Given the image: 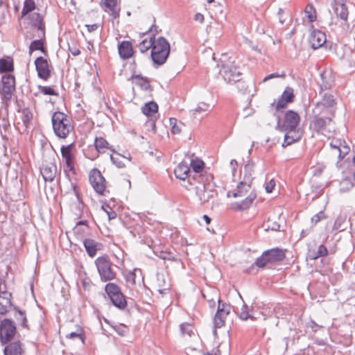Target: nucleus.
<instances>
[{
	"label": "nucleus",
	"mask_w": 355,
	"mask_h": 355,
	"mask_svg": "<svg viewBox=\"0 0 355 355\" xmlns=\"http://www.w3.org/2000/svg\"><path fill=\"white\" fill-rule=\"evenodd\" d=\"M51 121L53 131L55 135L60 138H67L73 129L70 118L63 112H54L51 117Z\"/></svg>",
	"instance_id": "1"
},
{
	"label": "nucleus",
	"mask_w": 355,
	"mask_h": 355,
	"mask_svg": "<svg viewBox=\"0 0 355 355\" xmlns=\"http://www.w3.org/2000/svg\"><path fill=\"white\" fill-rule=\"evenodd\" d=\"M211 175H199L197 184L195 186L196 194L201 203H205L213 198L216 191L214 189Z\"/></svg>",
	"instance_id": "2"
},
{
	"label": "nucleus",
	"mask_w": 355,
	"mask_h": 355,
	"mask_svg": "<svg viewBox=\"0 0 355 355\" xmlns=\"http://www.w3.org/2000/svg\"><path fill=\"white\" fill-rule=\"evenodd\" d=\"M170 53V44L163 37L154 40V44L151 49V58L155 64H163Z\"/></svg>",
	"instance_id": "3"
},
{
	"label": "nucleus",
	"mask_w": 355,
	"mask_h": 355,
	"mask_svg": "<svg viewBox=\"0 0 355 355\" xmlns=\"http://www.w3.org/2000/svg\"><path fill=\"white\" fill-rule=\"evenodd\" d=\"M98 273L102 282H108L116 278V273L107 255L98 257L94 261Z\"/></svg>",
	"instance_id": "4"
},
{
	"label": "nucleus",
	"mask_w": 355,
	"mask_h": 355,
	"mask_svg": "<svg viewBox=\"0 0 355 355\" xmlns=\"http://www.w3.org/2000/svg\"><path fill=\"white\" fill-rule=\"evenodd\" d=\"M222 69L220 73L227 83L238 82L241 79L242 73L236 64L234 58L230 57L227 60H221Z\"/></svg>",
	"instance_id": "5"
},
{
	"label": "nucleus",
	"mask_w": 355,
	"mask_h": 355,
	"mask_svg": "<svg viewBox=\"0 0 355 355\" xmlns=\"http://www.w3.org/2000/svg\"><path fill=\"white\" fill-rule=\"evenodd\" d=\"M89 182L98 194H104L107 182L100 171L96 168L91 171L89 173Z\"/></svg>",
	"instance_id": "6"
},
{
	"label": "nucleus",
	"mask_w": 355,
	"mask_h": 355,
	"mask_svg": "<svg viewBox=\"0 0 355 355\" xmlns=\"http://www.w3.org/2000/svg\"><path fill=\"white\" fill-rule=\"evenodd\" d=\"M16 333V327L9 319H4L0 324V340L2 343L9 342Z\"/></svg>",
	"instance_id": "7"
},
{
	"label": "nucleus",
	"mask_w": 355,
	"mask_h": 355,
	"mask_svg": "<svg viewBox=\"0 0 355 355\" xmlns=\"http://www.w3.org/2000/svg\"><path fill=\"white\" fill-rule=\"evenodd\" d=\"M300 121V117L297 112L288 110L285 114L282 128L284 130H290L291 133H293L299 125Z\"/></svg>",
	"instance_id": "8"
},
{
	"label": "nucleus",
	"mask_w": 355,
	"mask_h": 355,
	"mask_svg": "<svg viewBox=\"0 0 355 355\" xmlns=\"http://www.w3.org/2000/svg\"><path fill=\"white\" fill-rule=\"evenodd\" d=\"M35 68L39 78L47 80L51 76V66L46 59L38 57L35 60Z\"/></svg>",
	"instance_id": "9"
},
{
	"label": "nucleus",
	"mask_w": 355,
	"mask_h": 355,
	"mask_svg": "<svg viewBox=\"0 0 355 355\" xmlns=\"http://www.w3.org/2000/svg\"><path fill=\"white\" fill-rule=\"evenodd\" d=\"M74 146L73 144L62 146L60 148L62 161L65 162L67 168L71 171H74Z\"/></svg>",
	"instance_id": "10"
},
{
	"label": "nucleus",
	"mask_w": 355,
	"mask_h": 355,
	"mask_svg": "<svg viewBox=\"0 0 355 355\" xmlns=\"http://www.w3.org/2000/svg\"><path fill=\"white\" fill-rule=\"evenodd\" d=\"M3 94L6 99L9 100L15 89V79L12 75L7 74L2 77Z\"/></svg>",
	"instance_id": "11"
},
{
	"label": "nucleus",
	"mask_w": 355,
	"mask_h": 355,
	"mask_svg": "<svg viewBox=\"0 0 355 355\" xmlns=\"http://www.w3.org/2000/svg\"><path fill=\"white\" fill-rule=\"evenodd\" d=\"M331 7L336 17L340 18L346 24L348 16V9L344 2V0H334Z\"/></svg>",
	"instance_id": "12"
},
{
	"label": "nucleus",
	"mask_w": 355,
	"mask_h": 355,
	"mask_svg": "<svg viewBox=\"0 0 355 355\" xmlns=\"http://www.w3.org/2000/svg\"><path fill=\"white\" fill-rule=\"evenodd\" d=\"M40 173L45 181L52 182L57 173V166L54 162L43 163Z\"/></svg>",
	"instance_id": "13"
},
{
	"label": "nucleus",
	"mask_w": 355,
	"mask_h": 355,
	"mask_svg": "<svg viewBox=\"0 0 355 355\" xmlns=\"http://www.w3.org/2000/svg\"><path fill=\"white\" fill-rule=\"evenodd\" d=\"M330 146L338 153L339 159H343L350 150L346 142L340 139H333L330 142Z\"/></svg>",
	"instance_id": "14"
},
{
	"label": "nucleus",
	"mask_w": 355,
	"mask_h": 355,
	"mask_svg": "<svg viewBox=\"0 0 355 355\" xmlns=\"http://www.w3.org/2000/svg\"><path fill=\"white\" fill-rule=\"evenodd\" d=\"M309 42L313 49H317L326 42V35L320 31L315 30L311 33Z\"/></svg>",
	"instance_id": "15"
},
{
	"label": "nucleus",
	"mask_w": 355,
	"mask_h": 355,
	"mask_svg": "<svg viewBox=\"0 0 355 355\" xmlns=\"http://www.w3.org/2000/svg\"><path fill=\"white\" fill-rule=\"evenodd\" d=\"M83 245L87 254L90 257H94L97 251L101 250L103 248V245L94 239H85L83 241Z\"/></svg>",
	"instance_id": "16"
},
{
	"label": "nucleus",
	"mask_w": 355,
	"mask_h": 355,
	"mask_svg": "<svg viewBox=\"0 0 355 355\" xmlns=\"http://www.w3.org/2000/svg\"><path fill=\"white\" fill-rule=\"evenodd\" d=\"M174 173L178 179L185 180L189 178L190 168L189 164L186 160L180 162L175 168Z\"/></svg>",
	"instance_id": "17"
},
{
	"label": "nucleus",
	"mask_w": 355,
	"mask_h": 355,
	"mask_svg": "<svg viewBox=\"0 0 355 355\" xmlns=\"http://www.w3.org/2000/svg\"><path fill=\"white\" fill-rule=\"evenodd\" d=\"M118 51L120 57L123 60L131 58L134 54L132 44L128 41H122L118 44Z\"/></svg>",
	"instance_id": "18"
},
{
	"label": "nucleus",
	"mask_w": 355,
	"mask_h": 355,
	"mask_svg": "<svg viewBox=\"0 0 355 355\" xmlns=\"http://www.w3.org/2000/svg\"><path fill=\"white\" fill-rule=\"evenodd\" d=\"M332 117L331 116H314V119L312 121L313 128L316 131L322 130L331 123Z\"/></svg>",
	"instance_id": "19"
},
{
	"label": "nucleus",
	"mask_w": 355,
	"mask_h": 355,
	"mask_svg": "<svg viewBox=\"0 0 355 355\" xmlns=\"http://www.w3.org/2000/svg\"><path fill=\"white\" fill-rule=\"evenodd\" d=\"M103 6L105 11L114 18L119 16L120 8L118 6L117 0H104Z\"/></svg>",
	"instance_id": "20"
},
{
	"label": "nucleus",
	"mask_w": 355,
	"mask_h": 355,
	"mask_svg": "<svg viewBox=\"0 0 355 355\" xmlns=\"http://www.w3.org/2000/svg\"><path fill=\"white\" fill-rule=\"evenodd\" d=\"M265 252L270 263L280 261L285 258V251L277 248L268 250Z\"/></svg>",
	"instance_id": "21"
},
{
	"label": "nucleus",
	"mask_w": 355,
	"mask_h": 355,
	"mask_svg": "<svg viewBox=\"0 0 355 355\" xmlns=\"http://www.w3.org/2000/svg\"><path fill=\"white\" fill-rule=\"evenodd\" d=\"M313 114L315 116H334V113L333 109L329 108L327 106H325L321 102H318L313 109Z\"/></svg>",
	"instance_id": "22"
},
{
	"label": "nucleus",
	"mask_w": 355,
	"mask_h": 355,
	"mask_svg": "<svg viewBox=\"0 0 355 355\" xmlns=\"http://www.w3.org/2000/svg\"><path fill=\"white\" fill-rule=\"evenodd\" d=\"M11 306V293H3V295H0V315L6 314Z\"/></svg>",
	"instance_id": "23"
},
{
	"label": "nucleus",
	"mask_w": 355,
	"mask_h": 355,
	"mask_svg": "<svg viewBox=\"0 0 355 355\" xmlns=\"http://www.w3.org/2000/svg\"><path fill=\"white\" fill-rule=\"evenodd\" d=\"M255 198V194H254L253 193H250L249 195L245 197V199H243L241 202H236L234 204H232V208L235 210L245 209L252 205Z\"/></svg>",
	"instance_id": "24"
},
{
	"label": "nucleus",
	"mask_w": 355,
	"mask_h": 355,
	"mask_svg": "<svg viewBox=\"0 0 355 355\" xmlns=\"http://www.w3.org/2000/svg\"><path fill=\"white\" fill-rule=\"evenodd\" d=\"M251 192V186L249 184L241 182L238 186L236 191L232 192V196L237 197H246Z\"/></svg>",
	"instance_id": "25"
},
{
	"label": "nucleus",
	"mask_w": 355,
	"mask_h": 355,
	"mask_svg": "<svg viewBox=\"0 0 355 355\" xmlns=\"http://www.w3.org/2000/svg\"><path fill=\"white\" fill-rule=\"evenodd\" d=\"M31 23L33 26L37 28L39 31L41 32V34L44 35V23L43 21V17L39 13H33L31 15Z\"/></svg>",
	"instance_id": "26"
},
{
	"label": "nucleus",
	"mask_w": 355,
	"mask_h": 355,
	"mask_svg": "<svg viewBox=\"0 0 355 355\" xmlns=\"http://www.w3.org/2000/svg\"><path fill=\"white\" fill-rule=\"evenodd\" d=\"M114 155H110V159L113 164H114L118 168H123L125 166L124 161H130V157L121 155V154L116 153L113 149H111Z\"/></svg>",
	"instance_id": "27"
},
{
	"label": "nucleus",
	"mask_w": 355,
	"mask_h": 355,
	"mask_svg": "<svg viewBox=\"0 0 355 355\" xmlns=\"http://www.w3.org/2000/svg\"><path fill=\"white\" fill-rule=\"evenodd\" d=\"M21 345L18 342L10 343L4 349L5 355H21Z\"/></svg>",
	"instance_id": "28"
},
{
	"label": "nucleus",
	"mask_w": 355,
	"mask_h": 355,
	"mask_svg": "<svg viewBox=\"0 0 355 355\" xmlns=\"http://www.w3.org/2000/svg\"><path fill=\"white\" fill-rule=\"evenodd\" d=\"M142 112L147 116H151L155 114L158 111V105L154 101L146 103L141 108Z\"/></svg>",
	"instance_id": "29"
},
{
	"label": "nucleus",
	"mask_w": 355,
	"mask_h": 355,
	"mask_svg": "<svg viewBox=\"0 0 355 355\" xmlns=\"http://www.w3.org/2000/svg\"><path fill=\"white\" fill-rule=\"evenodd\" d=\"M189 166H191L193 171L195 172V175L193 176V179L196 180L197 178L199 179V173L202 172L204 168V162L200 159H191L190 163H189Z\"/></svg>",
	"instance_id": "30"
},
{
	"label": "nucleus",
	"mask_w": 355,
	"mask_h": 355,
	"mask_svg": "<svg viewBox=\"0 0 355 355\" xmlns=\"http://www.w3.org/2000/svg\"><path fill=\"white\" fill-rule=\"evenodd\" d=\"M110 300L112 304L119 309H123L127 305V302L125 300V296L121 292L116 295L111 297Z\"/></svg>",
	"instance_id": "31"
},
{
	"label": "nucleus",
	"mask_w": 355,
	"mask_h": 355,
	"mask_svg": "<svg viewBox=\"0 0 355 355\" xmlns=\"http://www.w3.org/2000/svg\"><path fill=\"white\" fill-rule=\"evenodd\" d=\"M94 145L96 149L101 153H105L107 149H111L108 142L103 137L96 138Z\"/></svg>",
	"instance_id": "32"
},
{
	"label": "nucleus",
	"mask_w": 355,
	"mask_h": 355,
	"mask_svg": "<svg viewBox=\"0 0 355 355\" xmlns=\"http://www.w3.org/2000/svg\"><path fill=\"white\" fill-rule=\"evenodd\" d=\"M287 132L284 136V141L283 146H289L294 143L295 141L299 140L300 135L298 133L295 132V130L293 131V133H291L290 130H286Z\"/></svg>",
	"instance_id": "33"
},
{
	"label": "nucleus",
	"mask_w": 355,
	"mask_h": 355,
	"mask_svg": "<svg viewBox=\"0 0 355 355\" xmlns=\"http://www.w3.org/2000/svg\"><path fill=\"white\" fill-rule=\"evenodd\" d=\"M88 230L87 225L84 221H79L73 228V232L79 238H83Z\"/></svg>",
	"instance_id": "34"
},
{
	"label": "nucleus",
	"mask_w": 355,
	"mask_h": 355,
	"mask_svg": "<svg viewBox=\"0 0 355 355\" xmlns=\"http://www.w3.org/2000/svg\"><path fill=\"white\" fill-rule=\"evenodd\" d=\"M13 70V62L9 58L0 60V72H8Z\"/></svg>",
	"instance_id": "35"
},
{
	"label": "nucleus",
	"mask_w": 355,
	"mask_h": 355,
	"mask_svg": "<svg viewBox=\"0 0 355 355\" xmlns=\"http://www.w3.org/2000/svg\"><path fill=\"white\" fill-rule=\"evenodd\" d=\"M105 291L110 298L121 292L119 287L114 283L107 284L105 287Z\"/></svg>",
	"instance_id": "36"
},
{
	"label": "nucleus",
	"mask_w": 355,
	"mask_h": 355,
	"mask_svg": "<svg viewBox=\"0 0 355 355\" xmlns=\"http://www.w3.org/2000/svg\"><path fill=\"white\" fill-rule=\"evenodd\" d=\"M216 299L218 300V306L216 313H222V315H228L230 311V307L226 304H222L220 300L218 297L217 291H213Z\"/></svg>",
	"instance_id": "37"
},
{
	"label": "nucleus",
	"mask_w": 355,
	"mask_h": 355,
	"mask_svg": "<svg viewBox=\"0 0 355 355\" xmlns=\"http://www.w3.org/2000/svg\"><path fill=\"white\" fill-rule=\"evenodd\" d=\"M21 119L25 127L28 128L33 119V114L28 109H24L21 112Z\"/></svg>",
	"instance_id": "38"
},
{
	"label": "nucleus",
	"mask_w": 355,
	"mask_h": 355,
	"mask_svg": "<svg viewBox=\"0 0 355 355\" xmlns=\"http://www.w3.org/2000/svg\"><path fill=\"white\" fill-rule=\"evenodd\" d=\"M35 8V3L34 0H25L24 3V8L21 11L22 17L33 11Z\"/></svg>",
	"instance_id": "39"
},
{
	"label": "nucleus",
	"mask_w": 355,
	"mask_h": 355,
	"mask_svg": "<svg viewBox=\"0 0 355 355\" xmlns=\"http://www.w3.org/2000/svg\"><path fill=\"white\" fill-rule=\"evenodd\" d=\"M280 97L287 102L292 103L295 98L293 89L290 87H286Z\"/></svg>",
	"instance_id": "40"
},
{
	"label": "nucleus",
	"mask_w": 355,
	"mask_h": 355,
	"mask_svg": "<svg viewBox=\"0 0 355 355\" xmlns=\"http://www.w3.org/2000/svg\"><path fill=\"white\" fill-rule=\"evenodd\" d=\"M36 50H40L42 53H45V50L43 46V42L41 40L33 41L29 46L30 53Z\"/></svg>",
	"instance_id": "41"
},
{
	"label": "nucleus",
	"mask_w": 355,
	"mask_h": 355,
	"mask_svg": "<svg viewBox=\"0 0 355 355\" xmlns=\"http://www.w3.org/2000/svg\"><path fill=\"white\" fill-rule=\"evenodd\" d=\"M320 102H321L322 104H324L325 106H327L330 109H333L335 105V99L334 98V96L327 94H325L323 96V98Z\"/></svg>",
	"instance_id": "42"
},
{
	"label": "nucleus",
	"mask_w": 355,
	"mask_h": 355,
	"mask_svg": "<svg viewBox=\"0 0 355 355\" xmlns=\"http://www.w3.org/2000/svg\"><path fill=\"white\" fill-rule=\"evenodd\" d=\"M170 125L171 126V132L173 134L176 135L180 133L182 125L181 122H178L176 119L171 118Z\"/></svg>",
	"instance_id": "43"
},
{
	"label": "nucleus",
	"mask_w": 355,
	"mask_h": 355,
	"mask_svg": "<svg viewBox=\"0 0 355 355\" xmlns=\"http://www.w3.org/2000/svg\"><path fill=\"white\" fill-rule=\"evenodd\" d=\"M181 332L184 336H191L193 334L194 328L192 324L189 323H183L180 327Z\"/></svg>",
	"instance_id": "44"
},
{
	"label": "nucleus",
	"mask_w": 355,
	"mask_h": 355,
	"mask_svg": "<svg viewBox=\"0 0 355 355\" xmlns=\"http://www.w3.org/2000/svg\"><path fill=\"white\" fill-rule=\"evenodd\" d=\"M304 11L310 22H313L316 19L315 10L312 5H307Z\"/></svg>",
	"instance_id": "45"
},
{
	"label": "nucleus",
	"mask_w": 355,
	"mask_h": 355,
	"mask_svg": "<svg viewBox=\"0 0 355 355\" xmlns=\"http://www.w3.org/2000/svg\"><path fill=\"white\" fill-rule=\"evenodd\" d=\"M227 315H222V313H216L214 318V327L220 328L225 324V320Z\"/></svg>",
	"instance_id": "46"
},
{
	"label": "nucleus",
	"mask_w": 355,
	"mask_h": 355,
	"mask_svg": "<svg viewBox=\"0 0 355 355\" xmlns=\"http://www.w3.org/2000/svg\"><path fill=\"white\" fill-rule=\"evenodd\" d=\"M153 38H150V40H144L139 46V50L141 53H145L149 49H153V46L154 44V40H152Z\"/></svg>",
	"instance_id": "47"
},
{
	"label": "nucleus",
	"mask_w": 355,
	"mask_h": 355,
	"mask_svg": "<svg viewBox=\"0 0 355 355\" xmlns=\"http://www.w3.org/2000/svg\"><path fill=\"white\" fill-rule=\"evenodd\" d=\"M268 263H270V261L268 260L266 252H264L262 255L256 260L255 264L259 268H263Z\"/></svg>",
	"instance_id": "48"
},
{
	"label": "nucleus",
	"mask_w": 355,
	"mask_h": 355,
	"mask_svg": "<svg viewBox=\"0 0 355 355\" xmlns=\"http://www.w3.org/2000/svg\"><path fill=\"white\" fill-rule=\"evenodd\" d=\"M239 318L242 320H246L248 318H253V317L250 314L248 311V307L246 304H243L241 311L239 313Z\"/></svg>",
	"instance_id": "49"
},
{
	"label": "nucleus",
	"mask_w": 355,
	"mask_h": 355,
	"mask_svg": "<svg viewBox=\"0 0 355 355\" xmlns=\"http://www.w3.org/2000/svg\"><path fill=\"white\" fill-rule=\"evenodd\" d=\"M320 77L322 80V82L320 83L321 89H327L331 88L332 84L331 81H329L327 80V73L326 72H323L320 74Z\"/></svg>",
	"instance_id": "50"
},
{
	"label": "nucleus",
	"mask_w": 355,
	"mask_h": 355,
	"mask_svg": "<svg viewBox=\"0 0 355 355\" xmlns=\"http://www.w3.org/2000/svg\"><path fill=\"white\" fill-rule=\"evenodd\" d=\"M210 110V105L206 103L200 102L193 110L194 114L208 112Z\"/></svg>",
	"instance_id": "51"
},
{
	"label": "nucleus",
	"mask_w": 355,
	"mask_h": 355,
	"mask_svg": "<svg viewBox=\"0 0 355 355\" xmlns=\"http://www.w3.org/2000/svg\"><path fill=\"white\" fill-rule=\"evenodd\" d=\"M17 314L15 315V317L17 320L20 321L19 324L23 327H26V318L25 315V313L22 312L21 311H17Z\"/></svg>",
	"instance_id": "52"
},
{
	"label": "nucleus",
	"mask_w": 355,
	"mask_h": 355,
	"mask_svg": "<svg viewBox=\"0 0 355 355\" xmlns=\"http://www.w3.org/2000/svg\"><path fill=\"white\" fill-rule=\"evenodd\" d=\"M157 256L163 260L174 261L176 259L175 255L170 252L160 251Z\"/></svg>",
	"instance_id": "53"
},
{
	"label": "nucleus",
	"mask_w": 355,
	"mask_h": 355,
	"mask_svg": "<svg viewBox=\"0 0 355 355\" xmlns=\"http://www.w3.org/2000/svg\"><path fill=\"white\" fill-rule=\"evenodd\" d=\"M288 103H289V102H287L282 98L279 97L277 102L272 103L271 105L274 106L277 111H279L281 109L284 108Z\"/></svg>",
	"instance_id": "54"
},
{
	"label": "nucleus",
	"mask_w": 355,
	"mask_h": 355,
	"mask_svg": "<svg viewBox=\"0 0 355 355\" xmlns=\"http://www.w3.org/2000/svg\"><path fill=\"white\" fill-rule=\"evenodd\" d=\"M40 92L45 95H56V92L51 87L47 86H40Z\"/></svg>",
	"instance_id": "55"
},
{
	"label": "nucleus",
	"mask_w": 355,
	"mask_h": 355,
	"mask_svg": "<svg viewBox=\"0 0 355 355\" xmlns=\"http://www.w3.org/2000/svg\"><path fill=\"white\" fill-rule=\"evenodd\" d=\"M115 331L120 336H125L128 333V328L123 325H115L112 327Z\"/></svg>",
	"instance_id": "56"
},
{
	"label": "nucleus",
	"mask_w": 355,
	"mask_h": 355,
	"mask_svg": "<svg viewBox=\"0 0 355 355\" xmlns=\"http://www.w3.org/2000/svg\"><path fill=\"white\" fill-rule=\"evenodd\" d=\"M327 254H328V250H327V248L323 245H320L318 247V252H317V256L315 258L319 257H324V256H327Z\"/></svg>",
	"instance_id": "57"
},
{
	"label": "nucleus",
	"mask_w": 355,
	"mask_h": 355,
	"mask_svg": "<svg viewBox=\"0 0 355 355\" xmlns=\"http://www.w3.org/2000/svg\"><path fill=\"white\" fill-rule=\"evenodd\" d=\"M67 338H78L83 343V338L81 336L80 332H71L66 336Z\"/></svg>",
	"instance_id": "58"
},
{
	"label": "nucleus",
	"mask_w": 355,
	"mask_h": 355,
	"mask_svg": "<svg viewBox=\"0 0 355 355\" xmlns=\"http://www.w3.org/2000/svg\"><path fill=\"white\" fill-rule=\"evenodd\" d=\"M324 218V214L322 211H320L319 212L318 214L314 215L312 218H311V222L314 224H316L317 223H318L319 221H320V220L322 218Z\"/></svg>",
	"instance_id": "59"
},
{
	"label": "nucleus",
	"mask_w": 355,
	"mask_h": 355,
	"mask_svg": "<svg viewBox=\"0 0 355 355\" xmlns=\"http://www.w3.org/2000/svg\"><path fill=\"white\" fill-rule=\"evenodd\" d=\"M136 80H138L141 83L139 84L141 85V87L146 90H147L150 87V84L146 80H144L143 78H139V76L135 77Z\"/></svg>",
	"instance_id": "60"
},
{
	"label": "nucleus",
	"mask_w": 355,
	"mask_h": 355,
	"mask_svg": "<svg viewBox=\"0 0 355 355\" xmlns=\"http://www.w3.org/2000/svg\"><path fill=\"white\" fill-rule=\"evenodd\" d=\"M275 186V182L273 180H270L266 185V191L267 193H271L274 189Z\"/></svg>",
	"instance_id": "61"
},
{
	"label": "nucleus",
	"mask_w": 355,
	"mask_h": 355,
	"mask_svg": "<svg viewBox=\"0 0 355 355\" xmlns=\"http://www.w3.org/2000/svg\"><path fill=\"white\" fill-rule=\"evenodd\" d=\"M126 280L132 284H135V273L134 271H131L127 274Z\"/></svg>",
	"instance_id": "62"
},
{
	"label": "nucleus",
	"mask_w": 355,
	"mask_h": 355,
	"mask_svg": "<svg viewBox=\"0 0 355 355\" xmlns=\"http://www.w3.org/2000/svg\"><path fill=\"white\" fill-rule=\"evenodd\" d=\"M279 77H285V73H282V75L279 74L278 73H273L271 74H269L268 76H266L264 79L263 80V82H266L268 80H270L274 78H279Z\"/></svg>",
	"instance_id": "63"
},
{
	"label": "nucleus",
	"mask_w": 355,
	"mask_h": 355,
	"mask_svg": "<svg viewBox=\"0 0 355 355\" xmlns=\"http://www.w3.org/2000/svg\"><path fill=\"white\" fill-rule=\"evenodd\" d=\"M308 327H309L314 332H316L318 329L322 328V326L316 324L313 320H311L309 323Z\"/></svg>",
	"instance_id": "64"
}]
</instances>
